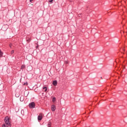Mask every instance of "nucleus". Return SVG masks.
Wrapping results in <instances>:
<instances>
[{
	"instance_id": "17",
	"label": "nucleus",
	"mask_w": 127,
	"mask_h": 127,
	"mask_svg": "<svg viewBox=\"0 0 127 127\" xmlns=\"http://www.w3.org/2000/svg\"><path fill=\"white\" fill-rule=\"evenodd\" d=\"M64 63H65V64H68V62L65 61Z\"/></svg>"
},
{
	"instance_id": "10",
	"label": "nucleus",
	"mask_w": 127,
	"mask_h": 127,
	"mask_svg": "<svg viewBox=\"0 0 127 127\" xmlns=\"http://www.w3.org/2000/svg\"><path fill=\"white\" fill-rule=\"evenodd\" d=\"M25 68V65L22 64V65H21V66L20 69H21V70H22V69H24Z\"/></svg>"
},
{
	"instance_id": "16",
	"label": "nucleus",
	"mask_w": 127,
	"mask_h": 127,
	"mask_svg": "<svg viewBox=\"0 0 127 127\" xmlns=\"http://www.w3.org/2000/svg\"><path fill=\"white\" fill-rule=\"evenodd\" d=\"M52 1H53V0H49V2H52Z\"/></svg>"
},
{
	"instance_id": "12",
	"label": "nucleus",
	"mask_w": 127,
	"mask_h": 127,
	"mask_svg": "<svg viewBox=\"0 0 127 127\" xmlns=\"http://www.w3.org/2000/svg\"><path fill=\"white\" fill-rule=\"evenodd\" d=\"M52 101H53V103H54V102H55V101H56V98L54 97V98H53Z\"/></svg>"
},
{
	"instance_id": "6",
	"label": "nucleus",
	"mask_w": 127,
	"mask_h": 127,
	"mask_svg": "<svg viewBox=\"0 0 127 127\" xmlns=\"http://www.w3.org/2000/svg\"><path fill=\"white\" fill-rule=\"evenodd\" d=\"M53 85H54V86H57V80H54L53 82Z\"/></svg>"
},
{
	"instance_id": "18",
	"label": "nucleus",
	"mask_w": 127,
	"mask_h": 127,
	"mask_svg": "<svg viewBox=\"0 0 127 127\" xmlns=\"http://www.w3.org/2000/svg\"><path fill=\"white\" fill-rule=\"evenodd\" d=\"M78 17H81V14H78Z\"/></svg>"
},
{
	"instance_id": "21",
	"label": "nucleus",
	"mask_w": 127,
	"mask_h": 127,
	"mask_svg": "<svg viewBox=\"0 0 127 127\" xmlns=\"http://www.w3.org/2000/svg\"><path fill=\"white\" fill-rule=\"evenodd\" d=\"M123 50L124 51H125V49H123Z\"/></svg>"
},
{
	"instance_id": "5",
	"label": "nucleus",
	"mask_w": 127,
	"mask_h": 127,
	"mask_svg": "<svg viewBox=\"0 0 127 127\" xmlns=\"http://www.w3.org/2000/svg\"><path fill=\"white\" fill-rule=\"evenodd\" d=\"M42 120V115H39L38 116V121H41Z\"/></svg>"
},
{
	"instance_id": "20",
	"label": "nucleus",
	"mask_w": 127,
	"mask_h": 127,
	"mask_svg": "<svg viewBox=\"0 0 127 127\" xmlns=\"http://www.w3.org/2000/svg\"><path fill=\"white\" fill-rule=\"evenodd\" d=\"M33 0H30V2H31Z\"/></svg>"
},
{
	"instance_id": "8",
	"label": "nucleus",
	"mask_w": 127,
	"mask_h": 127,
	"mask_svg": "<svg viewBox=\"0 0 127 127\" xmlns=\"http://www.w3.org/2000/svg\"><path fill=\"white\" fill-rule=\"evenodd\" d=\"M26 41H27V42L29 43V42L31 41V38H26Z\"/></svg>"
},
{
	"instance_id": "2",
	"label": "nucleus",
	"mask_w": 127,
	"mask_h": 127,
	"mask_svg": "<svg viewBox=\"0 0 127 127\" xmlns=\"http://www.w3.org/2000/svg\"><path fill=\"white\" fill-rule=\"evenodd\" d=\"M29 108L30 109H34L35 108V103L34 102H31L29 104Z\"/></svg>"
},
{
	"instance_id": "3",
	"label": "nucleus",
	"mask_w": 127,
	"mask_h": 127,
	"mask_svg": "<svg viewBox=\"0 0 127 127\" xmlns=\"http://www.w3.org/2000/svg\"><path fill=\"white\" fill-rule=\"evenodd\" d=\"M52 126V123L51 120H50L48 122V125H47V127H51Z\"/></svg>"
},
{
	"instance_id": "7",
	"label": "nucleus",
	"mask_w": 127,
	"mask_h": 127,
	"mask_svg": "<svg viewBox=\"0 0 127 127\" xmlns=\"http://www.w3.org/2000/svg\"><path fill=\"white\" fill-rule=\"evenodd\" d=\"M43 90L44 92H47V87L44 86L43 87Z\"/></svg>"
},
{
	"instance_id": "19",
	"label": "nucleus",
	"mask_w": 127,
	"mask_h": 127,
	"mask_svg": "<svg viewBox=\"0 0 127 127\" xmlns=\"http://www.w3.org/2000/svg\"><path fill=\"white\" fill-rule=\"evenodd\" d=\"M36 49H37V48H38V45L36 46Z\"/></svg>"
},
{
	"instance_id": "13",
	"label": "nucleus",
	"mask_w": 127,
	"mask_h": 127,
	"mask_svg": "<svg viewBox=\"0 0 127 127\" xmlns=\"http://www.w3.org/2000/svg\"><path fill=\"white\" fill-rule=\"evenodd\" d=\"M2 127H8V126H6L5 124H2Z\"/></svg>"
},
{
	"instance_id": "11",
	"label": "nucleus",
	"mask_w": 127,
	"mask_h": 127,
	"mask_svg": "<svg viewBox=\"0 0 127 127\" xmlns=\"http://www.w3.org/2000/svg\"><path fill=\"white\" fill-rule=\"evenodd\" d=\"M20 100L21 102H23V100H24L23 96L21 97L20 98Z\"/></svg>"
},
{
	"instance_id": "15",
	"label": "nucleus",
	"mask_w": 127,
	"mask_h": 127,
	"mask_svg": "<svg viewBox=\"0 0 127 127\" xmlns=\"http://www.w3.org/2000/svg\"><path fill=\"white\" fill-rule=\"evenodd\" d=\"M13 53H14V50H12L11 51V54H13Z\"/></svg>"
},
{
	"instance_id": "22",
	"label": "nucleus",
	"mask_w": 127,
	"mask_h": 127,
	"mask_svg": "<svg viewBox=\"0 0 127 127\" xmlns=\"http://www.w3.org/2000/svg\"><path fill=\"white\" fill-rule=\"evenodd\" d=\"M72 0H69L70 1H71Z\"/></svg>"
},
{
	"instance_id": "9",
	"label": "nucleus",
	"mask_w": 127,
	"mask_h": 127,
	"mask_svg": "<svg viewBox=\"0 0 127 127\" xmlns=\"http://www.w3.org/2000/svg\"><path fill=\"white\" fill-rule=\"evenodd\" d=\"M2 55H3V53L1 52V50L0 49V58L2 57Z\"/></svg>"
},
{
	"instance_id": "1",
	"label": "nucleus",
	"mask_w": 127,
	"mask_h": 127,
	"mask_svg": "<svg viewBox=\"0 0 127 127\" xmlns=\"http://www.w3.org/2000/svg\"><path fill=\"white\" fill-rule=\"evenodd\" d=\"M4 122L5 124L7 125V126H9V125H10V123H9V118H8V117H6L4 118Z\"/></svg>"
},
{
	"instance_id": "14",
	"label": "nucleus",
	"mask_w": 127,
	"mask_h": 127,
	"mask_svg": "<svg viewBox=\"0 0 127 127\" xmlns=\"http://www.w3.org/2000/svg\"><path fill=\"white\" fill-rule=\"evenodd\" d=\"M9 47H10V48H12V44H9Z\"/></svg>"
},
{
	"instance_id": "4",
	"label": "nucleus",
	"mask_w": 127,
	"mask_h": 127,
	"mask_svg": "<svg viewBox=\"0 0 127 127\" xmlns=\"http://www.w3.org/2000/svg\"><path fill=\"white\" fill-rule=\"evenodd\" d=\"M55 110H56V107H55V105H52L51 110L52 112H55Z\"/></svg>"
}]
</instances>
